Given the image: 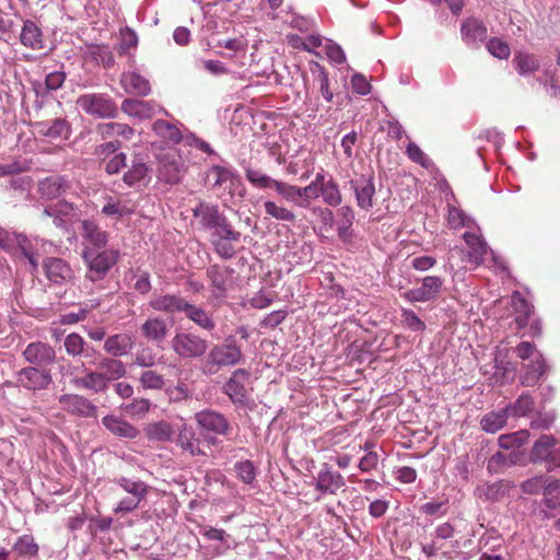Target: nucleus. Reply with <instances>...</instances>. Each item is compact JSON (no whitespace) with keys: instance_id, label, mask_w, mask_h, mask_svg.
I'll use <instances>...</instances> for the list:
<instances>
[{"instance_id":"nucleus-1","label":"nucleus","mask_w":560,"mask_h":560,"mask_svg":"<svg viewBox=\"0 0 560 560\" xmlns=\"http://www.w3.org/2000/svg\"><path fill=\"white\" fill-rule=\"evenodd\" d=\"M243 359L241 346L237 345L235 336L230 335L222 343L214 345L209 350L202 363V371L205 374L214 375L224 368L241 363Z\"/></svg>"},{"instance_id":"nucleus-2","label":"nucleus","mask_w":560,"mask_h":560,"mask_svg":"<svg viewBox=\"0 0 560 560\" xmlns=\"http://www.w3.org/2000/svg\"><path fill=\"white\" fill-rule=\"evenodd\" d=\"M82 260L86 267L85 280L93 283L104 280L114 266L120 260L121 254L118 248L102 250L82 249Z\"/></svg>"},{"instance_id":"nucleus-3","label":"nucleus","mask_w":560,"mask_h":560,"mask_svg":"<svg viewBox=\"0 0 560 560\" xmlns=\"http://www.w3.org/2000/svg\"><path fill=\"white\" fill-rule=\"evenodd\" d=\"M205 185L218 197L229 196L233 199L236 195L243 196V184L240 175L229 166L212 165L206 172Z\"/></svg>"},{"instance_id":"nucleus-4","label":"nucleus","mask_w":560,"mask_h":560,"mask_svg":"<svg viewBox=\"0 0 560 560\" xmlns=\"http://www.w3.org/2000/svg\"><path fill=\"white\" fill-rule=\"evenodd\" d=\"M195 421L202 432L205 442L208 445H217L215 435L226 436L232 432V425L228 418L215 410L203 409L195 413Z\"/></svg>"},{"instance_id":"nucleus-5","label":"nucleus","mask_w":560,"mask_h":560,"mask_svg":"<svg viewBox=\"0 0 560 560\" xmlns=\"http://www.w3.org/2000/svg\"><path fill=\"white\" fill-rule=\"evenodd\" d=\"M171 349L180 359L196 360L207 353L208 341L194 331H176L171 340Z\"/></svg>"},{"instance_id":"nucleus-6","label":"nucleus","mask_w":560,"mask_h":560,"mask_svg":"<svg viewBox=\"0 0 560 560\" xmlns=\"http://www.w3.org/2000/svg\"><path fill=\"white\" fill-rule=\"evenodd\" d=\"M77 104L86 114L97 118H115L118 113L115 102L104 94L81 95Z\"/></svg>"},{"instance_id":"nucleus-7","label":"nucleus","mask_w":560,"mask_h":560,"mask_svg":"<svg viewBox=\"0 0 560 560\" xmlns=\"http://www.w3.org/2000/svg\"><path fill=\"white\" fill-rule=\"evenodd\" d=\"M52 382L50 371L47 369L26 366L16 373V383L19 386L36 392L47 388Z\"/></svg>"},{"instance_id":"nucleus-8","label":"nucleus","mask_w":560,"mask_h":560,"mask_svg":"<svg viewBox=\"0 0 560 560\" xmlns=\"http://www.w3.org/2000/svg\"><path fill=\"white\" fill-rule=\"evenodd\" d=\"M43 269L46 278L54 284L65 285L71 283L75 278L71 265L62 258H45Z\"/></svg>"},{"instance_id":"nucleus-9","label":"nucleus","mask_w":560,"mask_h":560,"mask_svg":"<svg viewBox=\"0 0 560 560\" xmlns=\"http://www.w3.org/2000/svg\"><path fill=\"white\" fill-rule=\"evenodd\" d=\"M444 280L438 276H427L421 280V287L407 290L402 298L410 303L429 302L438 298Z\"/></svg>"},{"instance_id":"nucleus-10","label":"nucleus","mask_w":560,"mask_h":560,"mask_svg":"<svg viewBox=\"0 0 560 560\" xmlns=\"http://www.w3.org/2000/svg\"><path fill=\"white\" fill-rule=\"evenodd\" d=\"M23 357L31 366L46 369L55 362L56 351L49 343L35 341L26 346Z\"/></svg>"},{"instance_id":"nucleus-11","label":"nucleus","mask_w":560,"mask_h":560,"mask_svg":"<svg viewBox=\"0 0 560 560\" xmlns=\"http://www.w3.org/2000/svg\"><path fill=\"white\" fill-rule=\"evenodd\" d=\"M80 235L83 240L82 249H107L109 234L91 220H83L80 225Z\"/></svg>"},{"instance_id":"nucleus-12","label":"nucleus","mask_w":560,"mask_h":560,"mask_svg":"<svg viewBox=\"0 0 560 560\" xmlns=\"http://www.w3.org/2000/svg\"><path fill=\"white\" fill-rule=\"evenodd\" d=\"M176 445L183 453L189 454L192 457L207 456L201 439L197 435L195 429L186 423L178 428Z\"/></svg>"},{"instance_id":"nucleus-13","label":"nucleus","mask_w":560,"mask_h":560,"mask_svg":"<svg viewBox=\"0 0 560 560\" xmlns=\"http://www.w3.org/2000/svg\"><path fill=\"white\" fill-rule=\"evenodd\" d=\"M232 273L233 269L225 266L211 265L207 268L206 275L211 283V290L215 298H224L226 295L233 282Z\"/></svg>"},{"instance_id":"nucleus-14","label":"nucleus","mask_w":560,"mask_h":560,"mask_svg":"<svg viewBox=\"0 0 560 560\" xmlns=\"http://www.w3.org/2000/svg\"><path fill=\"white\" fill-rule=\"evenodd\" d=\"M63 410L80 417H95L96 406L86 397L77 394H63L59 397Z\"/></svg>"},{"instance_id":"nucleus-15","label":"nucleus","mask_w":560,"mask_h":560,"mask_svg":"<svg viewBox=\"0 0 560 560\" xmlns=\"http://www.w3.org/2000/svg\"><path fill=\"white\" fill-rule=\"evenodd\" d=\"M460 37L466 45L478 46L486 42L488 28L481 20L468 16L460 23Z\"/></svg>"},{"instance_id":"nucleus-16","label":"nucleus","mask_w":560,"mask_h":560,"mask_svg":"<svg viewBox=\"0 0 560 560\" xmlns=\"http://www.w3.org/2000/svg\"><path fill=\"white\" fill-rule=\"evenodd\" d=\"M248 378V372L244 369H237L224 386L225 394L235 405L245 406L247 401V389L245 382Z\"/></svg>"},{"instance_id":"nucleus-17","label":"nucleus","mask_w":560,"mask_h":560,"mask_svg":"<svg viewBox=\"0 0 560 560\" xmlns=\"http://www.w3.org/2000/svg\"><path fill=\"white\" fill-rule=\"evenodd\" d=\"M183 175V162L180 156L166 153L160 160L159 177L161 180L174 185L180 182Z\"/></svg>"},{"instance_id":"nucleus-18","label":"nucleus","mask_w":560,"mask_h":560,"mask_svg":"<svg viewBox=\"0 0 560 560\" xmlns=\"http://www.w3.org/2000/svg\"><path fill=\"white\" fill-rule=\"evenodd\" d=\"M133 346L132 335L120 332L108 336L104 341L103 349L109 357L120 358L127 355L133 349Z\"/></svg>"},{"instance_id":"nucleus-19","label":"nucleus","mask_w":560,"mask_h":560,"mask_svg":"<svg viewBox=\"0 0 560 560\" xmlns=\"http://www.w3.org/2000/svg\"><path fill=\"white\" fill-rule=\"evenodd\" d=\"M187 300L178 294L153 295L149 302L151 308L167 314L183 313Z\"/></svg>"},{"instance_id":"nucleus-20","label":"nucleus","mask_w":560,"mask_h":560,"mask_svg":"<svg viewBox=\"0 0 560 560\" xmlns=\"http://www.w3.org/2000/svg\"><path fill=\"white\" fill-rule=\"evenodd\" d=\"M345 486L343 477L325 465L316 477V490L323 494H336Z\"/></svg>"},{"instance_id":"nucleus-21","label":"nucleus","mask_w":560,"mask_h":560,"mask_svg":"<svg viewBox=\"0 0 560 560\" xmlns=\"http://www.w3.org/2000/svg\"><path fill=\"white\" fill-rule=\"evenodd\" d=\"M70 188L62 176H48L38 183V194L42 199L52 200L65 195Z\"/></svg>"},{"instance_id":"nucleus-22","label":"nucleus","mask_w":560,"mask_h":560,"mask_svg":"<svg viewBox=\"0 0 560 560\" xmlns=\"http://www.w3.org/2000/svg\"><path fill=\"white\" fill-rule=\"evenodd\" d=\"M159 106L151 101H143L138 98H126L121 103V112L130 117L139 119L152 118Z\"/></svg>"},{"instance_id":"nucleus-23","label":"nucleus","mask_w":560,"mask_h":560,"mask_svg":"<svg viewBox=\"0 0 560 560\" xmlns=\"http://www.w3.org/2000/svg\"><path fill=\"white\" fill-rule=\"evenodd\" d=\"M510 305L512 307L517 328L523 329L528 326L534 314L533 305L529 304L518 291H514L512 293L510 298Z\"/></svg>"},{"instance_id":"nucleus-24","label":"nucleus","mask_w":560,"mask_h":560,"mask_svg":"<svg viewBox=\"0 0 560 560\" xmlns=\"http://www.w3.org/2000/svg\"><path fill=\"white\" fill-rule=\"evenodd\" d=\"M548 368L541 353L524 365V373L521 376V384L523 386L532 387L537 385L541 377L547 374Z\"/></svg>"},{"instance_id":"nucleus-25","label":"nucleus","mask_w":560,"mask_h":560,"mask_svg":"<svg viewBox=\"0 0 560 560\" xmlns=\"http://www.w3.org/2000/svg\"><path fill=\"white\" fill-rule=\"evenodd\" d=\"M141 335L151 342L161 343L168 335V325L162 317H149L140 327Z\"/></svg>"},{"instance_id":"nucleus-26","label":"nucleus","mask_w":560,"mask_h":560,"mask_svg":"<svg viewBox=\"0 0 560 560\" xmlns=\"http://www.w3.org/2000/svg\"><path fill=\"white\" fill-rule=\"evenodd\" d=\"M350 184L354 189L358 206L364 210L372 208L375 195L373 178L362 176L360 179L351 180Z\"/></svg>"},{"instance_id":"nucleus-27","label":"nucleus","mask_w":560,"mask_h":560,"mask_svg":"<svg viewBox=\"0 0 560 560\" xmlns=\"http://www.w3.org/2000/svg\"><path fill=\"white\" fill-rule=\"evenodd\" d=\"M463 238L469 248V261L476 265L483 264L486 260V256L489 253V246L486 243V241L480 235L472 232L464 233Z\"/></svg>"},{"instance_id":"nucleus-28","label":"nucleus","mask_w":560,"mask_h":560,"mask_svg":"<svg viewBox=\"0 0 560 560\" xmlns=\"http://www.w3.org/2000/svg\"><path fill=\"white\" fill-rule=\"evenodd\" d=\"M102 423L110 433L119 438L132 440L139 435L136 427L117 416H105Z\"/></svg>"},{"instance_id":"nucleus-29","label":"nucleus","mask_w":560,"mask_h":560,"mask_svg":"<svg viewBox=\"0 0 560 560\" xmlns=\"http://www.w3.org/2000/svg\"><path fill=\"white\" fill-rule=\"evenodd\" d=\"M96 369L103 374L108 384L118 381L127 373L126 365L118 358L103 357L97 363Z\"/></svg>"},{"instance_id":"nucleus-30","label":"nucleus","mask_w":560,"mask_h":560,"mask_svg":"<svg viewBox=\"0 0 560 560\" xmlns=\"http://www.w3.org/2000/svg\"><path fill=\"white\" fill-rule=\"evenodd\" d=\"M35 131L43 137L50 139H67L69 137V125L65 119H54L50 124L38 121L34 124Z\"/></svg>"},{"instance_id":"nucleus-31","label":"nucleus","mask_w":560,"mask_h":560,"mask_svg":"<svg viewBox=\"0 0 560 560\" xmlns=\"http://www.w3.org/2000/svg\"><path fill=\"white\" fill-rule=\"evenodd\" d=\"M20 42L24 47L31 48L33 50H39L44 48L42 30L34 21H24L20 34Z\"/></svg>"},{"instance_id":"nucleus-32","label":"nucleus","mask_w":560,"mask_h":560,"mask_svg":"<svg viewBox=\"0 0 560 560\" xmlns=\"http://www.w3.org/2000/svg\"><path fill=\"white\" fill-rule=\"evenodd\" d=\"M194 215L199 219V222L203 228L214 229L218 224H220L221 219L225 215L220 211L219 207L215 205H209L206 202H200L194 209Z\"/></svg>"},{"instance_id":"nucleus-33","label":"nucleus","mask_w":560,"mask_h":560,"mask_svg":"<svg viewBox=\"0 0 560 560\" xmlns=\"http://www.w3.org/2000/svg\"><path fill=\"white\" fill-rule=\"evenodd\" d=\"M120 83L125 91L130 94L145 96L151 92V84L149 80L137 72L122 73Z\"/></svg>"},{"instance_id":"nucleus-34","label":"nucleus","mask_w":560,"mask_h":560,"mask_svg":"<svg viewBox=\"0 0 560 560\" xmlns=\"http://www.w3.org/2000/svg\"><path fill=\"white\" fill-rule=\"evenodd\" d=\"M72 384L93 393H104L108 388V382L97 369L89 371L84 376L73 378Z\"/></svg>"},{"instance_id":"nucleus-35","label":"nucleus","mask_w":560,"mask_h":560,"mask_svg":"<svg viewBox=\"0 0 560 560\" xmlns=\"http://www.w3.org/2000/svg\"><path fill=\"white\" fill-rule=\"evenodd\" d=\"M320 173L319 192L323 202L330 207H338L342 202V195L338 183L332 177L327 178L323 172Z\"/></svg>"},{"instance_id":"nucleus-36","label":"nucleus","mask_w":560,"mask_h":560,"mask_svg":"<svg viewBox=\"0 0 560 560\" xmlns=\"http://www.w3.org/2000/svg\"><path fill=\"white\" fill-rule=\"evenodd\" d=\"M512 63L520 75L533 74L540 68L539 58L535 54L515 51Z\"/></svg>"},{"instance_id":"nucleus-37","label":"nucleus","mask_w":560,"mask_h":560,"mask_svg":"<svg viewBox=\"0 0 560 560\" xmlns=\"http://www.w3.org/2000/svg\"><path fill=\"white\" fill-rule=\"evenodd\" d=\"M183 313L189 320L207 331H211L215 328L213 318L201 306L187 302Z\"/></svg>"},{"instance_id":"nucleus-38","label":"nucleus","mask_w":560,"mask_h":560,"mask_svg":"<svg viewBox=\"0 0 560 560\" xmlns=\"http://www.w3.org/2000/svg\"><path fill=\"white\" fill-rule=\"evenodd\" d=\"M145 435L150 441L167 442L174 436V429L167 421L161 420L149 423L144 429Z\"/></svg>"},{"instance_id":"nucleus-39","label":"nucleus","mask_w":560,"mask_h":560,"mask_svg":"<svg viewBox=\"0 0 560 560\" xmlns=\"http://www.w3.org/2000/svg\"><path fill=\"white\" fill-rule=\"evenodd\" d=\"M510 415L506 408L499 411H491L482 417L480 425L483 431L488 433H495L505 425Z\"/></svg>"},{"instance_id":"nucleus-40","label":"nucleus","mask_w":560,"mask_h":560,"mask_svg":"<svg viewBox=\"0 0 560 560\" xmlns=\"http://www.w3.org/2000/svg\"><path fill=\"white\" fill-rule=\"evenodd\" d=\"M153 131L161 138L171 141L173 143H179L182 141L180 130L167 120L159 119L152 125Z\"/></svg>"},{"instance_id":"nucleus-41","label":"nucleus","mask_w":560,"mask_h":560,"mask_svg":"<svg viewBox=\"0 0 560 560\" xmlns=\"http://www.w3.org/2000/svg\"><path fill=\"white\" fill-rule=\"evenodd\" d=\"M116 482L125 492L136 499L144 500L148 494L149 486L141 480L120 477Z\"/></svg>"},{"instance_id":"nucleus-42","label":"nucleus","mask_w":560,"mask_h":560,"mask_svg":"<svg viewBox=\"0 0 560 560\" xmlns=\"http://www.w3.org/2000/svg\"><path fill=\"white\" fill-rule=\"evenodd\" d=\"M89 56L95 60L97 63H101L104 68H112L115 65V58L107 45H90L88 47Z\"/></svg>"},{"instance_id":"nucleus-43","label":"nucleus","mask_w":560,"mask_h":560,"mask_svg":"<svg viewBox=\"0 0 560 560\" xmlns=\"http://www.w3.org/2000/svg\"><path fill=\"white\" fill-rule=\"evenodd\" d=\"M535 407L534 398L530 395H521L515 402L509 405L506 408L508 412L512 417H525L528 416Z\"/></svg>"},{"instance_id":"nucleus-44","label":"nucleus","mask_w":560,"mask_h":560,"mask_svg":"<svg viewBox=\"0 0 560 560\" xmlns=\"http://www.w3.org/2000/svg\"><path fill=\"white\" fill-rule=\"evenodd\" d=\"M556 445V440L552 435H542L534 444L532 456L534 460H547Z\"/></svg>"},{"instance_id":"nucleus-45","label":"nucleus","mask_w":560,"mask_h":560,"mask_svg":"<svg viewBox=\"0 0 560 560\" xmlns=\"http://www.w3.org/2000/svg\"><path fill=\"white\" fill-rule=\"evenodd\" d=\"M138 46V36L136 32L129 27L121 28L119 32V44L116 49L120 56L130 55V50Z\"/></svg>"},{"instance_id":"nucleus-46","label":"nucleus","mask_w":560,"mask_h":560,"mask_svg":"<svg viewBox=\"0 0 560 560\" xmlns=\"http://www.w3.org/2000/svg\"><path fill=\"white\" fill-rule=\"evenodd\" d=\"M246 179L256 188L266 189L276 187L278 180L271 178L267 174L262 173L259 170L246 168L245 170Z\"/></svg>"},{"instance_id":"nucleus-47","label":"nucleus","mask_w":560,"mask_h":560,"mask_svg":"<svg viewBox=\"0 0 560 560\" xmlns=\"http://www.w3.org/2000/svg\"><path fill=\"white\" fill-rule=\"evenodd\" d=\"M13 550L20 557H35L38 553L39 547L32 535H23L16 539Z\"/></svg>"},{"instance_id":"nucleus-48","label":"nucleus","mask_w":560,"mask_h":560,"mask_svg":"<svg viewBox=\"0 0 560 560\" xmlns=\"http://www.w3.org/2000/svg\"><path fill=\"white\" fill-rule=\"evenodd\" d=\"M264 208L266 214L273 219L291 223H293L296 220V215L292 210L282 206H278L275 201H266L264 203Z\"/></svg>"},{"instance_id":"nucleus-49","label":"nucleus","mask_w":560,"mask_h":560,"mask_svg":"<svg viewBox=\"0 0 560 560\" xmlns=\"http://www.w3.org/2000/svg\"><path fill=\"white\" fill-rule=\"evenodd\" d=\"M316 70L313 72L315 81L319 84V92L326 102L331 103L334 100V92L330 89L329 77L326 69L316 63Z\"/></svg>"},{"instance_id":"nucleus-50","label":"nucleus","mask_w":560,"mask_h":560,"mask_svg":"<svg viewBox=\"0 0 560 560\" xmlns=\"http://www.w3.org/2000/svg\"><path fill=\"white\" fill-rule=\"evenodd\" d=\"M322 180V173H317L315 178L311 182L310 185L305 187H301V201L299 202L300 207L307 208L310 206L311 200L317 199L320 197L319 192V182Z\"/></svg>"},{"instance_id":"nucleus-51","label":"nucleus","mask_w":560,"mask_h":560,"mask_svg":"<svg viewBox=\"0 0 560 560\" xmlns=\"http://www.w3.org/2000/svg\"><path fill=\"white\" fill-rule=\"evenodd\" d=\"M139 382L145 389L160 390L165 385L164 376L154 370H145L141 373Z\"/></svg>"},{"instance_id":"nucleus-52","label":"nucleus","mask_w":560,"mask_h":560,"mask_svg":"<svg viewBox=\"0 0 560 560\" xmlns=\"http://www.w3.org/2000/svg\"><path fill=\"white\" fill-rule=\"evenodd\" d=\"M529 438L526 430H521L511 434H504L499 438V445L502 448L510 450L524 445Z\"/></svg>"},{"instance_id":"nucleus-53","label":"nucleus","mask_w":560,"mask_h":560,"mask_svg":"<svg viewBox=\"0 0 560 560\" xmlns=\"http://www.w3.org/2000/svg\"><path fill=\"white\" fill-rule=\"evenodd\" d=\"M148 166L143 162H133L132 166L125 173L122 179L128 186H135L148 175Z\"/></svg>"},{"instance_id":"nucleus-54","label":"nucleus","mask_w":560,"mask_h":560,"mask_svg":"<svg viewBox=\"0 0 560 560\" xmlns=\"http://www.w3.org/2000/svg\"><path fill=\"white\" fill-rule=\"evenodd\" d=\"M486 48L490 55L501 60H506L511 55L509 44L499 37L490 38L486 44Z\"/></svg>"},{"instance_id":"nucleus-55","label":"nucleus","mask_w":560,"mask_h":560,"mask_svg":"<svg viewBox=\"0 0 560 560\" xmlns=\"http://www.w3.org/2000/svg\"><path fill=\"white\" fill-rule=\"evenodd\" d=\"M234 470L237 475V478L246 485H252L253 481L256 479V467L248 459L236 463L234 465Z\"/></svg>"},{"instance_id":"nucleus-56","label":"nucleus","mask_w":560,"mask_h":560,"mask_svg":"<svg viewBox=\"0 0 560 560\" xmlns=\"http://www.w3.org/2000/svg\"><path fill=\"white\" fill-rule=\"evenodd\" d=\"M275 190L278 192L279 196H281L284 200L289 202H294L299 206V202L301 201V187L290 185L284 182L278 180Z\"/></svg>"},{"instance_id":"nucleus-57","label":"nucleus","mask_w":560,"mask_h":560,"mask_svg":"<svg viewBox=\"0 0 560 560\" xmlns=\"http://www.w3.org/2000/svg\"><path fill=\"white\" fill-rule=\"evenodd\" d=\"M544 497L549 509L560 508V480H551L545 487Z\"/></svg>"},{"instance_id":"nucleus-58","label":"nucleus","mask_w":560,"mask_h":560,"mask_svg":"<svg viewBox=\"0 0 560 560\" xmlns=\"http://www.w3.org/2000/svg\"><path fill=\"white\" fill-rule=\"evenodd\" d=\"M447 224L451 229L457 230L464 226L468 225L469 219L466 217L465 212L455 207V206H447Z\"/></svg>"},{"instance_id":"nucleus-59","label":"nucleus","mask_w":560,"mask_h":560,"mask_svg":"<svg viewBox=\"0 0 560 560\" xmlns=\"http://www.w3.org/2000/svg\"><path fill=\"white\" fill-rule=\"evenodd\" d=\"M63 345L69 355L79 357L84 351L85 341L79 334L72 332L65 338Z\"/></svg>"},{"instance_id":"nucleus-60","label":"nucleus","mask_w":560,"mask_h":560,"mask_svg":"<svg viewBox=\"0 0 560 560\" xmlns=\"http://www.w3.org/2000/svg\"><path fill=\"white\" fill-rule=\"evenodd\" d=\"M406 153L408 158L421 165L422 167H430L432 164V161L428 158V155L422 151V149L415 142H409L406 149Z\"/></svg>"},{"instance_id":"nucleus-61","label":"nucleus","mask_w":560,"mask_h":560,"mask_svg":"<svg viewBox=\"0 0 560 560\" xmlns=\"http://www.w3.org/2000/svg\"><path fill=\"white\" fill-rule=\"evenodd\" d=\"M402 323L412 331H421L425 329V324L419 318V316L409 308L401 310Z\"/></svg>"},{"instance_id":"nucleus-62","label":"nucleus","mask_w":560,"mask_h":560,"mask_svg":"<svg viewBox=\"0 0 560 560\" xmlns=\"http://www.w3.org/2000/svg\"><path fill=\"white\" fill-rule=\"evenodd\" d=\"M217 232L219 235V238H224L228 241H240L241 240V233L232 226L230 221L226 217L221 219L220 224L217 225Z\"/></svg>"},{"instance_id":"nucleus-63","label":"nucleus","mask_w":560,"mask_h":560,"mask_svg":"<svg viewBox=\"0 0 560 560\" xmlns=\"http://www.w3.org/2000/svg\"><path fill=\"white\" fill-rule=\"evenodd\" d=\"M121 148V142L117 139L98 144L94 149V154L98 159H107L110 154L116 153Z\"/></svg>"},{"instance_id":"nucleus-64","label":"nucleus","mask_w":560,"mask_h":560,"mask_svg":"<svg viewBox=\"0 0 560 560\" xmlns=\"http://www.w3.org/2000/svg\"><path fill=\"white\" fill-rule=\"evenodd\" d=\"M234 241H228L224 238H219L213 242L214 252L223 259L232 258L236 250L233 246Z\"/></svg>"}]
</instances>
